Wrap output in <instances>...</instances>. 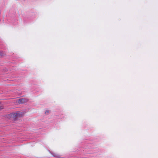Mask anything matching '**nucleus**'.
<instances>
[{"label":"nucleus","mask_w":158,"mask_h":158,"mask_svg":"<svg viewBox=\"0 0 158 158\" xmlns=\"http://www.w3.org/2000/svg\"><path fill=\"white\" fill-rule=\"evenodd\" d=\"M20 115V113L19 111L14 112L7 116V118L10 120L15 121L17 120L19 116Z\"/></svg>","instance_id":"nucleus-1"},{"label":"nucleus","mask_w":158,"mask_h":158,"mask_svg":"<svg viewBox=\"0 0 158 158\" xmlns=\"http://www.w3.org/2000/svg\"><path fill=\"white\" fill-rule=\"evenodd\" d=\"M52 155L54 157H59V155H58V154H55V153H52Z\"/></svg>","instance_id":"nucleus-4"},{"label":"nucleus","mask_w":158,"mask_h":158,"mask_svg":"<svg viewBox=\"0 0 158 158\" xmlns=\"http://www.w3.org/2000/svg\"><path fill=\"white\" fill-rule=\"evenodd\" d=\"M45 114H47L49 113V110H47L45 111Z\"/></svg>","instance_id":"nucleus-5"},{"label":"nucleus","mask_w":158,"mask_h":158,"mask_svg":"<svg viewBox=\"0 0 158 158\" xmlns=\"http://www.w3.org/2000/svg\"><path fill=\"white\" fill-rule=\"evenodd\" d=\"M3 108V107L2 106H0V110L2 109Z\"/></svg>","instance_id":"nucleus-6"},{"label":"nucleus","mask_w":158,"mask_h":158,"mask_svg":"<svg viewBox=\"0 0 158 158\" xmlns=\"http://www.w3.org/2000/svg\"><path fill=\"white\" fill-rule=\"evenodd\" d=\"M28 111V110L27 109H25V110H23V111H21V112H20V117L24 116V114Z\"/></svg>","instance_id":"nucleus-3"},{"label":"nucleus","mask_w":158,"mask_h":158,"mask_svg":"<svg viewBox=\"0 0 158 158\" xmlns=\"http://www.w3.org/2000/svg\"><path fill=\"white\" fill-rule=\"evenodd\" d=\"M28 99L26 98H20V104H24L27 103Z\"/></svg>","instance_id":"nucleus-2"}]
</instances>
